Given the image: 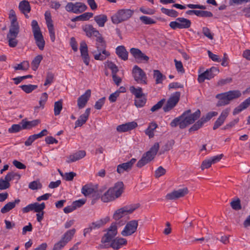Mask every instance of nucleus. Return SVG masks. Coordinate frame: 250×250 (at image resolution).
Wrapping results in <instances>:
<instances>
[{
	"mask_svg": "<svg viewBox=\"0 0 250 250\" xmlns=\"http://www.w3.org/2000/svg\"><path fill=\"white\" fill-rule=\"evenodd\" d=\"M201 112L197 109L191 114V110L188 109L185 111L181 116L173 119L170 123L171 127H176L178 125L181 129L185 128L188 125L192 124L200 116Z\"/></svg>",
	"mask_w": 250,
	"mask_h": 250,
	"instance_id": "1",
	"label": "nucleus"
},
{
	"mask_svg": "<svg viewBox=\"0 0 250 250\" xmlns=\"http://www.w3.org/2000/svg\"><path fill=\"white\" fill-rule=\"evenodd\" d=\"M124 190V184L122 182H118L113 188H109L101 197V200L104 203L112 201L119 197Z\"/></svg>",
	"mask_w": 250,
	"mask_h": 250,
	"instance_id": "2",
	"label": "nucleus"
},
{
	"mask_svg": "<svg viewBox=\"0 0 250 250\" xmlns=\"http://www.w3.org/2000/svg\"><path fill=\"white\" fill-rule=\"evenodd\" d=\"M241 95V92L238 90H230L218 94L216 96V98L218 99L216 106L219 107L228 104L230 101L240 97Z\"/></svg>",
	"mask_w": 250,
	"mask_h": 250,
	"instance_id": "3",
	"label": "nucleus"
},
{
	"mask_svg": "<svg viewBox=\"0 0 250 250\" xmlns=\"http://www.w3.org/2000/svg\"><path fill=\"white\" fill-rule=\"evenodd\" d=\"M159 149V144L155 143L148 151L143 154L141 159L137 162L136 166L141 168L153 160Z\"/></svg>",
	"mask_w": 250,
	"mask_h": 250,
	"instance_id": "4",
	"label": "nucleus"
},
{
	"mask_svg": "<svg viewBox=\"0 0 250 250\" xmlns=\"http://www.w3.org/2000/svg\"><path fill=\"white\" fill-rule=\"evenodd\" d=\"M139 207V204H130L124 206L115 211L113 215V219L115 221H118L124 217L131 214Z\"/></svg>",
	"mask_w": 250,
	"mask_h": 250,
	"instance_id": "5",
	"label": "nucleus"
},
{
	"mask_svg": "<svg viewBox=\"0 0 250 250\" xmlns=\"http://www.w3.org/2000/svg\"><path fill=\"white\" fill-rule=\"evenodd\" d=\"M31 26L36 45L41 50H42L44 47L45 41L38 22L36 20L32 21Z\"/></svg>",
	"mask_w": 250,
	"mask_h": 250,
	"instance_id": "6",
	"label": "nucleus"
},
{
	"mask_svg": "<svg viewBox=\"0 0 250 250\" xmlns=\"http://www.w3.org/2000/svg\"><path fill=\"white\" fill-rule=\"evenodd\" d=\"M133 13L134 11L129 9H120L112 16V21L114 24H118L128 20Z\"/></svg>",
	"mask_w": 250,
	"mask_h": 250,
	"instance_id": "7",
	"label": "nucleus"
},
{
	"mask_svg": "<svg viewBox=\"0 0 250 250\" xmlns=\"http://www.w3.org/2000/svg\"><path fill=\"white\" fill-rule=\"evenodd\" d=\"M132 76L134 80L140 84H147V77L144 70L137 65L134 66L132 69Z\"/></svg>",
	"mask_w": 250,
	"mask_h": 250,
	"instance_id": "8",
	"label": "nucleus"
},
{
	"mask_svg": "<svg viewBox=\"0 0 250 250\" xmlns=\"http://www.w3.org/2000/svg\"><path fill=\"white\" fill-rule=\"evenodd\" d=\"M106 232L104 234L101 239V243L105 244L111 242L117 234V227L115 224H111L110 226L105 230Z\"/></svg>",
	"mask_w": 250,
	"mask_h": 250,
	"instance_id": "9",
	"label": "nucleus"
},
{
	"mask_svg": "<svg viewBox=\"0 0 250 250\" xmlns=\"http://www.w3.org/2000/svg\"><path fill=\"white\" fill-rule=\"evenodd\" d=\"M87 8V7L84 3L79 2L75 3L68 2L65 7L66 11L75 14L82 13L85 11Z\"/></svg>",
	"mask_w": 250,
	"mask_h": 250,
	"instance_id": "10",
	"label": "nucleus"
},
{
	"mask_svg": "<svg viewBox=\"0 0 250 250\" xmlns=\"http://www.w3.org/2000/svg\"><path fill=\"white\" fill-rule=\"evenodd\" d=\"M110 218L106 216L104 218L101 219L89 224L88 227L83 229V235L86 236V234L90 233L93 230L99 229L108 222Z\"/></svg>",
	"mask_w": 250,
	"mask_h": 250,
	"instance_id": "11",
	"label": "nucleus"
},
{
	"mask_svg": "<svg viewBox=\"0 0 250 250\" xmlns=\"http://www.w3.org/2000/svg\"><path fill=\"white\" fill-rule=\"evenodd\" d=\"M191 24L189 20L184 18H178L175 21L170 22L169 25L171 28L175 30L178 29H187L190 27Z\"/></svg>",
	"mask_w": 250,
	"mask_h": 250,
	"instance_id": "12",
	"label": "nucleus"
},
{
	"mask_svg": "<svg viewBox=\"0 0 250 250\" xmlns=\"http://www.w3.org/2000/svg\"><path fill=\"white\" fill-rule=\"evenodd\" d=\"M181 93L176 92L173 93L168 99L166 105L163 107V110L165 112L171 110L178 103Z\"/></svg>",
	"mask_w": 250,
	"mask_h": 250,
	"instance_id": "13",
	"label": "nucleus"
},
{
	"mask_svg": "<svg viewBox=\"0 0 250 250\" xmlns=\"http://www.w3.org/2000/svg\"><path fill=\"white\" fill-rule=\"evenodd\" d=\"M138 226V221H130L126 224L124 229L121 232V234L124 236H130L136 232Z\"/></svg>",
	"mask_w": 250,
	"mask_h": 250,
	"instance_id": "14",
	"label": "nucleus"
},
{
	"mask_svg": "<svg viewBox=\"0 0 250 250\" xmlns=\"http://www.w3.org/2000/svg\"><path fill=\"white\" fill-rule=\"evenodd\" d=\"M19 29L15 27L9 29V32L7 35V39L9 45L11 47H15L18 44V40L16 38L19 33Z\"/></svg>",
	"mask_w": 250,
	"mask_h": 250,
	"instance_id": "15",
	"label": "nucleus"
},
{
	"mask_svg": "<svg viewBox=\"0 0 250 250\" xmlns=\"http://www.w3.org/2000/svg\"><path fill=\"white\" fill-rule=\"evenodd\" d=\"M130 52L137 62H146L149 60V57L137 48H131Z\"/></svg>",
	"mask_w": 250,
	"mask_h": 250,
	"instance_id": "16",
	"label": "nucleus"
},
{
	"mask_svg": "<svg viewBox=\"0 0 250 250\" xmlns=\"http://www.w3.org/2000/svg\"><path fill=\"white\" fill-rule=\"evenodd\" d=\"M96 50L102 52V54H104L106 55H110V53L106 50V42L101 34L96 38Z\"/></svg>",
	"mask_w": 250,
	"mask_h": 250,
	"instance_id": "17",
	"label": "nucleus"
},
{
	"mask_svg": "<svg viewBox=\"0 0 250 250\" xmlns=\"http://www.w3.org/2000/svg\"><path fill=\"white\" fill-rule=\"evenodd\" d=\"M230 112V108H227L222 111L219 117L217 118L216 121L215 122L213 129L215 130L219 127L221 126L224 123L226 118L228 116Z\"/></svg>",
	"mask_w": 250,
	"mask_h": 250,
	"instance_id": "18",
	"label": "nucleus"
},
{
	"mask_svg": "<svg viewBox=\"0 0 250 250\" xmlns=\"http://www.w3.org/2000/svg\"><path fill=\"white\" fill-rule=\"evenodd\" d=\"M80 50L81 56L83 58V62L88 65L90 61V58L88 53L87 45L84 41H82L80 43Z\"/></svg>",
	"mask_w": 250,
	"mask_h": 250,
	"instance_id": "19",
	"label": "nucleus"
},
{
	"mask_svg": "<svg viewBox=\"0 0 250 250\" xmlns=\"http://www.w3.org/2000/svg\"><path fill=\"white\" fill-rule=\"evenodd\" d=\"M91 96V90L87 89L85 93L79 97L77 100V105L79 109L84 107Z\"/></svg>",
	"mask_w": 250,
	"mask_h": 250,
	"instance_id": "20",
	"label": "nucleus"
},
{
	"mask_svg": "<svg viewBox=\"0 0 250 250\" xmlns=\"http://www.w3.org/2000/svg\"><path fill=\"white\" fill-rule=\"evenodd\" d=\"M136 159H131L129 161L119 165L117 167V171L118 173L121 174L124 171H128L130 170L136 162Z\"/></svg>",
	"mask_w": 250,
	"mask_h": 250,
	"instance_id": "21",
	"label": "nucleus"
},
{
	"mask_svg": "<svg viewBox=\"0 0 250 250\" xmlns=\"http://www.w3.org/2000/svg\"><path fill=\"white\" fill-rule=\"evenodd\" d=\"M83 30L85 32L86 35L88 37H91L94 36L95 37L99 36L101 34L96 28H94L91 24H86L83 26Z\"/></svg>",
	"mask_w": 250,
	"mask_h": 250,
	"instance_id": "22",
	"label": "nucleus"
},
{
	"mask_svg": "<svg viewBox=\"0 0 250 250\" xmlns=\"http://www.w3.org/2000/svg\"><path fill=\"white\" fill-rule=\"evenodd\" d=\"M90 113V108L86 109L83 114H82L79 119L75 122V128L82 126L84 124L88 119Z\"/></svg>",
	"mask_w": 250,
	"mask_h": 250,
	"instance_id": "23",
	"label": "nucleus"
},
{
	"mask_svg": "<svg viewBox=\"0 0 250 250\" xmlns=\"http://www.w3.org/2000/svg\"><path fill=\"white\" fill-rule=\"evenodd\" d=\"M137 126V123L135 122H128L117 126V130L120 132H124L131 130Z\"/></svg>",
	"mask_w": 250,
	"mask_h": 250,
	"instance_id": "24",
	"label": "nucleus"
},
{
	"mask_svg": "<svg viewBox=\"0 0 250 250\" xmlns=\"http://www.w3.org/2000/svg\"><path fill=\"white\" fill-rule=\"evenodd\" d=\"M127 240L123 238H114L111 242L109 247L114 250H118L122 246L126 245Z\"/></svg>",
	"mask_w": 250,
	"mask_h": 250,
	"instance_id": "25",
	"label": "nucleus"
},
{
	"mask_svg": "<svg viewBox=\"0 0 250 250\" xmlns=\"http://www.w3.org/2000/svg\"><path fill=\"white\" fill-rule=\"evenodd\" d=\"M85 155L86 152L84 150H79L73 154L70 155L66 162L68 163H72L82 159Z\"/></svg>",
	"mask_w": 250,
	"mask_h": 250,
	"instance_id": "26",
	"label": "nucleus"
},
{
	"mask_svg": "<svg viewBox=\"0 0 250 250\" xmlns=\"http://www.w3.org/2000/svg\"><path fill=\"white\" fill-rule=\"evenodd\" d=\"M41 123L39 119L34 120L31 121H27L23 119L21 123L22 125L23 129H30L32 127H35Z\"/></svg>",
	"mask_w": 250,
	"mask_h": 250,
	"instance_id": "27",
	"label": "nucleus"
},
{
	"mask_svg": "<svg viewBox=\"0 0 250 250\" xmlns=\"http://www.w3.org/2000/svg\"><path fill=\"white\" fill-rule=\"evenodd\" d=\"M20 201H21L19 199H17L13 202L7 203L4 205L3 207L1 208L0 212L2 213H6L9 212L10 210L13 209L16 207V205H18Z\"/></svg>",
	"mask_w": 250,
	"mask_h": 250,
	"instance_id": "28",
	"label": "nucleus"
},
{
	"mask_svg": "<svg viewBox=\"0 0 250 250\" xmlns=\"http://www.w3.org/2000/svg\"><path fill=\"white\" fill-rule=\"evenodd\" d=\"M19 8L22 13H23L26 18L28 16L26 13H29L31 10V7L29 2L24 0L21 1L19 3Z\"/></svg>",
	"mask_w": 250,
	"mask_h": 250,
	"instance_id": "29",
	"label": "nucleus"
},
{
	"mask_svg": "<svg viewBox=\"0 0 250 250\" xmlns=\"http://www.w3.org/2000/svg\"><path fill=\"white\" fill-rule=\"evenodd\" d=\"M116 53L119 58L124 61L128 59V52L125 47L123 45L119 46L116 48Z\"/></svg>",
	"mask_w": 250,
	"mask_h": 250,
	"instance_id": "30",
	"label": "nucleus"
},
{
	"mask_svg": "<svg viewBox=\"0 0 250 250\" xmlns=\"http://www.w3.org/2000/svg\"><path fill=\"white\" fill-rule=\"evenodd\" d=\"M250 105V97L246 99L239 106L234 108L233 115H235L246 109Z\"/></svg>",
	"mask_w": 250,
	"mask_h": 250,
	"instance_id": "31",
	"label": "nucleus"
},
{
	"mask_svg": "<svg viewBox=\"0 0 250 250\" xmlns=\"http://www.w3.org/2000/svg\"><path fill=\"white\" fill-rule=\"evenodd\" d=\"M81 192L85 196H87L95 193L96 190L92 185L87 184L82 187Z\"/></svg>",
	"mask_w": 250,
	"mask_h": 250,
	"instance_id": "32",
	"label": "nucleus"
},
{
	"mask_svg": "<svg viewBox=\"0 0 250 250\" xmlns=\"http://www.w3.org/2000/svg\"><path fill=\"white\" fill-rule=\"evenodd\" d=\"M158 127L157 124L152 122L149 124L148 127L145 131V134L147 135L149 138H152L154 137V131Z\"/></svg>",
	"mask_w": 250,
	"mask_h": 250,
	"instance_id": "33",
	"label": "nucleus"
},
{
	"mask_svg": "<svg viewBox=\"0 0 250 250\" xmlns=\"http://www.w3.org/2000/svg\"><path fill=\"white\" fill-rule=\"evenodd\" d=\"M94 20L100 27H104L105 23L107 21V17L104 14L95 16Z\"/></svg>",
	"mask_w": 250,
	"mask_h": 250,
	"instance_id": "34",
	"label": "nucleus"
},
{
	"mask_svg": "<svg viewBox=\"0 0 250 250\" xmlns=\"http://www.w3.org/2000/svg\"><path fill=\"white\" fill-rule=\"evenodd\" d=\"M9 17L11 19V25L9 27V29H12L13 27L20 29L19 24L17 21V17L15 12L12 9L10 11Z\"/></svg>",
	"mask_w": 250,
	"mask_h": 250,
	"instance_id": "35",
	"label": "nucleus"
},
{
	"mask_svg": "<svg viewBox=\"0 0 250 250\" xmlns=\"http://www.w3.org/2000/svg\"><path fill=\"white\" fill-rule=\"evenodd\" d=\"M187 6L188 8L192 9L186 11V13L188 15H192L193 14L195 15V10H194V9H200L204 10L206 8L205 6L199 4H188L187 5Z\"/></svg>",
	"mask_w": 250,
	"mask_h": 250,
	"instance_id": "36",
	"label": "nucleus"
},
{
	"mask_svg": "<svg viewBox=\"0 0 250 250\" xmlns=\"http://www.w3.org/2000/svg\"><path fill=\"white\" fill-rule=\"evenodd\" d=\"M76 229H72L70 230H67L62 237L61 240L67 244L72 239L74 234L75 233Z\"/></svg>",
	"mask_w": 250,
	"mask_h": 250,
	"instance_id": "37",
	"label": "nucleus"
},
{
	"mask_svg": "<svg viewBox=\"0 0 250 250\" xmlns=\"http://www.w3.org/2000/svg\"><path fill=\"white\" fill-rule=\"evenodd\" d=\"M153 77L155 79L156 84L162 83L166 79V76L158 70H153Z\"/></svg>",
	"mask_w": 250,
	"mask_h": 250,
	"instance_id": "38",
	"label": "nucleus"
},
{
	"mask_svg": "<svg viewBox=\"0 0 250 250\" xmlns=\"http://www.w3.org/2000/svg\"><path fill=\"white\" fill-rule=\"evenodd\" d=\"M42 58V55H39L35 57L31 62L32 68L33 70L36 71L38 69Z\"/></svg>",
	"mask_w": 250,
	"mask_h": 250,
	"instance_id": "39",
	"label": "nucleus"
},
{
	"mask_svg": "<svg viewBox=\"0 0 250 250\" xmlns=\"http://www.w3.org/2000/svg\"><path fill=\"white\" fill-rule=\"evenodd\" d=\"M130 90L135 96L136 98L145 96L144 94L143 93L142 89L141 87L135 88L134 86H132L130 87Z\"/></svg>",
	"mask_w": 250,
	"mask_h": 250,
	"instance_id": "40",
	"label": "nucleus"
},
{
	"mask_svg": "<svg viewBox=\"0 0 250 250\" xmlns=\"http://www.w3.org/2000/svg\"><path fill=\"white\" fill-rule=\"evenodd\" d=\"M230 205L232 209L238 210L242 208L241 201L239 198L233 199L230 203Z\"/></svg>",
	"mask_w": 250,
	"mask_h": 250,
	"instance_id": "41",
	"label": "nucleus"
},
{
	"mask_svg": "<svg viewBox=\"0 0 250 250\" xmlns=\"http://www.w3.org/2000/svg\"><path fill=\"white\" fill-rule=\"evenodd\" d=\"M206 71L208 72L206 74L207 80H210L216 75L219 73V70L217 67H212L209 69H207Z\"/></svg>",
	"mask_w": 250,
	"mask_h": 250,
	"instance_id": "42",
	"label": "nucleus"
},
{
	"mask_svg": "<svg viewBox=\"0 0 250 250\" xmlns=\"http://www.w3.org/2000/svg\"><path fill=\"white\" fill-rule=\"evenodd\" d=\"M161 12L171 17H177L178 16V13L175 10L168 9L164 7H162L161 9Z\"/></svg>",
	"mask_w": 250,
	"mask_h": 250,
	"instance_id": "43",
	"label": "nucleus"
},
{
	"mask_svg": "<svg viewBox=\"0 0 250 250\" xmlns=\"http://www.w3.org/2000/svg\"><path fill=\"white\" fill-rule=\"evenodd\" d=\"M62 108V100H60L54 103V111L55 116L59 115Z\"/></svg>",
	"mask_w": 250,
	"mask_h": 250,
	"instance_id": "44",
	"label": "nucleus"
},
{
	"mask_svg": "<svg viewBox=\"0 0 250 250\" xmlns=\"http://www.w3.org/2000/svg\"><path fill=\"white\" fill-rule=\"evenodd\" d=\"M20 178L21 175L13 171L8 172L5 177V179L7 180L9 183L10 181L15 179L18 181Z\"/></svg>",
	"mask_w": 250,
	"mask_h": 250,
	"instance_id": "45",
	"label": "nucleus"
},
{
	"mask_svg": "<svg viewBox=\"0 0 250 250\" xmlns=\"http://www.w3.org/2000/svg\"><path fill=\"white\" fill-rule=\"evenodd\" d=\"M20 87L26 93H30L33 90L36 89L38 86L37 85L28 84V85H21Z\"/></svg>",
	"mask_w": 250,
	"mask_h": 250,
	"instance_id": "46",
	"label": "nucleus"
},
{
	"mask_svg": "<svg viewBox=\"0 0 250 250\" xmlns=\"http://www.w3.org/2000/svg\"><path fill=\"white\" fill-rule=\"evenodd\" d=\"M94 58L96 60L104 61L109 55H106L102 54V52L95 50L93 52Z\"/></svg>",
	"mask_w": 250,
	"mask_h": 250,
	"instance_id": "47",
	"label": "nucleus"
},
{
	"mask_svg": "<svg viewBox=\"0 0 250 250\" xmlns=\"http://www.w3.org/2000/svg\"><path fill=\"white\" fill-rule=\"evenodd\" d=\"M218 113L215 111H211L208 113L205 116H203L200 119L204 124L210 120L212 117L217 116Z\"/></svg>",
	"mask_w": 250,
	"mask_h": 250,
	"instance_id": "48",
	"label": "nucleus"
},
{
	"mask_svg": "<svg viewBox=\"0 0 250 250\" xmlns=\"http://www.w3.org/2000/svg\"><path fill=\"white\" fill-rule=\"evenodd\" d=\"M45 205L44 203L39 204L37 202L34 203L33 210L37 213H40L43 211V210L45 208Z\"/></svg>",
	"mask_w": 250,
	"mask_h": 250,
	"instance_id": "49",
	"label": "nucleus"
},
{
	"mask_svg": "<svg viewBox=\"0 0 250 250\" xmlns=\"http://www.w3.org/2000/svg\"><path fill=\"white\" fill-rule=\"evenodd\" d=\"M146 101V99L145 96L136 98L135 100V105L137 107H142L145 105Z\"/></svg>",
	"mask_w": 250,
	"mask_h": 250,
	"instance_id": "50",
	"label": "nucleus"
},
{
	"mask_svg": "<svg viewBox=\"0 0 250 250\" xmlns=\"http://www.w3.org/2000/svg\"><path fill=\"white\" fill-rule=\"evenodd\" d=\"M28 187L32 190H37L41 188L42 185L39 180L34 181L29 183Z\"/></svg>",
	"mask_w": 250,
	"mask_h": 250,
	"instance_id": "51",
	"label": "nucleus"
},
{
	"mask_svg": "<svg viewBox=\"0 0 250 250\" xmlns=\"http://www.w3.org/2000/svg\"><path fill=\"white\" fill-rule=\"evenodd\" d=\"M174 191L178 199L184 197L188 193V190L187 188H180Z\"/></svg>",
	"mask_w": 250,
	"mask_h": 250,
	"instance_id": "52",
	"label": "nucleus"
},
{
	"mask_svg": "<svg viewBox=\"0 0 250 250\" xmlns=\"http://www.w3.org/2000/svg\"><path fill=\"white\" fill-rule=\"evenodd\" d=\"M23 129L22 125H21L19 124L13 125L10 128L8 129V132L11 133H17Z\"/></svg>",
	"mask_w": 250,
	"mask_h": 250,
	"instance_id": "53",
	"label": "nucleus"
},
{
	"mask_svg": "<svg viewBox=\"0 0 250 250\" xmlns=\"http://www.w3.org/2000/svg\"><path fill=\"white\" fill-rule=\"evenodd\" d=\"M29 67V64L28 62H23L20 64H18L17 66L14 67L15 70H26Z\"/></svg>",
	"mask_w": 250,
	"mask_h": 250,
	"instance_id": "54",
	"label": "nucleus"
},
{
	"mask_svg": "<svg viewBox=\"0 0 250 250\" xmlns=\"http://www.w3.org/2000/svg\"><path fill=\"white\" fill-rule=\"evenodd\" d=\"M203 125V122L200 119L189 129V131L192 132L196 131L200 128Z\"/></svg>",
	"mask_w": 250,
	"mask_h": 250,
	"instance_id": "55",
	"label": "nucleus"
},
{
	"mask_svg": "<svg viewBox=\"0 0 250 250\" xmlns=\"http://www.w3.org/2000/svg\"><path fill=\"white\" fill-rule=\"evenodd\" d=\"M166 101V100L165 99H162L160 101H159L156 104L154 105L150 109V110L152 112H155L156 111L160 109L162 106L165 103Z\"/></svg>",
	"mask_w": 250,
	"mask_h": 250,
	"instance_id": "56",
	"label": "nucleus"
},
{
	"mask_svg": "<svg viewBox=\"0 0 250 250\" xmlns=\"http://www.w3.org/2000/svg\"><path fill=\"white\" fill-rule=\"evenodd\" d=\"M107 67L111 70L112 75L116 74L119 71L118 67L112 62H107Z\"/></svg>",
	"mask_w": 250,
	"mask_h": 250,
	"instance_id": "57",
	"label": "nucleus"
},
{
	"mask_svg": "<svg viewBox=\"0 0 250 250\" xmlns=\"http://www.w3.org/2000/svg\"><path fill=\"white\" fill-rule=\"evenodd\" d=\"M47 26L49 31L50 39L52 42H54L55 41V34L53 24L50 23L49 25H47Z\"/></svg>",
	"mask_w": 250,
	"mask_h": 250,
	"instance_id": "58",
	"label": "nucleus"
},
{
	"mask_svg": "<svg viewBox=\"0 0 250 250\" xmlns=\"http://www.w3.org/2000/svg\"><path fill=\"white\" fill-rule=\"evenodd\" d=\"M175 62V67L179 73H181L183 74L185 73V69L183 67V64L181 61H178L177 60L175 59L174 60Z\"/></svg>",
	"mask_w": 250,
	"mask_h": 250,
	"instance_id": "59",
	"label": "nucleus"
},
{
	"mask_svg": "<svg viewBox=\"0 0 250 250\" xmlns=\"http://www.w3.org/2000/svg\"><path fill=\"white\" fill-rule=\"evenodd\" d=\"M140 20L146 24H151L155 23V21L150 17L142 16L140 17Z\"/></svg>",
	"mask_w": 250,
	"mask_h": 250,
	"instance_id": "60",
	"label": "nucleus"
},
{
	"mask_svg": "<svg viewBox=\"0 0 250 250\" xmlns=\"http://www.w3.org/2000/svg\"><path fill=\"white\" fill-rule=\"evenodd\" d=\"M48 99V94L46 92H44L42 94L40 100L39 101V104L40 107H41L42 108H44V104L47 101Z\"/></svg>",
	"mask_w": 250,
	"mask_h": 250,
	"instance_id": "61",
	"label": "nucleus"
},
{
	"mask_svg": "<svg viewBox=\"0 0 250 250\" xmlns=\"http://www.w3.org/2000/svg\"><path fill=\"white\" fill-rule=\"evenodd\" d=\"M166 170L162 166H160L155 171V177L159 178L166 174Z\"/></svg>",
	"mask_w": 250,
	"mask_h": 250,
	"instance_id": "62",
	"label": "nucleus"
},
{
	"mask_svg": "<svg viewBox=\"0 0 250 250\" xmlns=\"http://www.w3.org/2000/svg\"><path fill=\"white\" fill-rule=\"evenodd\" d=\"M10 186V183L7 180L0 179V190H4L8 188Z\"/></svg>",
	"mask_w": 250,
	"mask_h": 250,
	"instance_id": "63",
	"label": "nucleus"
},
{
	"mask_svg": "<svg viewBox=\"0 0 250 250\" xmlns=\"http://www.w3.org/2000/svg\"><path fill=\"white\" fill-rule=\"evenodd\" d=\"M202 33L205 36L207 37L210 40L213 39V34H211L210 29L207 27H203L202 28Z\"/></svg>",
	"mask_w": 250,
	"mask_h": 250,
	"instance_id": "64",
	"label": "nucleus"
}]
</instances>
